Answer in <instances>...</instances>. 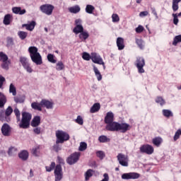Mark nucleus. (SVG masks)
Segmentation results:
<instances>
[{
    "mask_svg": "<svg viewBox=\"0 0 181 181\" xmlns=\"http://www.w3.org/2000/svg\"><path fill=\"white\" fill-rule=\"evenodd\" d=\"M106 131H110V132H118V131H122L123 134H125L127 131L131 129V126L127 123H119L117 122H112L109 123L105 127Z\"/></svg>",
    "mask_w": 181,
    "mask_h": 181,
    "instance_id": "obj_1",
    "label": "nucleus"
},
{
    "mask_svg": "<svg viewBox=\"0 0 181 181\" xmlns=\"http://www.w3.org/2000/svg\"><path fill=\"white\" fill-rule=\"evenodd\" d=\"M28 52L30 54V57L33 63L37 64V66H40V64H43L42 55H40V53H39L37 47L35 46L30 47L28 48Z\"/></svg>",
    "mask_w": 181,
    "mask_h": 181,
    "instance_id": "obj_2",
    "label": "nucleus"
},
{
    "mask_svg": "<svg viewBox=\"0 0 181 181\" xmlns=\"http://www.w3.org/2000/svg\"><path fill=\"white\" fill-rule=\"evenodd\" d=\"M45 169L47 172H52L54 169L55 181H60L63 179V169L60 164L56 165V163L52 162L50 166H46Z\"/></svg>",
    "mask_w": 181,
    "mask_h": 181,
    "instance_id": "obj_3",
    "label": "nucleus"
},
{
    "mask_svg": "<svg viewBox=\"0 0 181 181\" xmlns=\"http://www.w3.org/2000/svg\"><path fill=\"white\" fill-rule=\"evenodd\" d=\"M13 112L12 107L8 106L6 110H0V121L1 122H11V115Z\"/></svg>",
    "mask_w": 181,
    "mask_h": 181,
    "instance_id": "obj_4",
    "label": "nucleus"
},
{
    "mask_svg": "<svg viewBox=\"0 0 181 181\" xmlns=\"http://www.w3.org/2000/svg\"><path fill=\"white\" fill-rule=\"evenodd\" d=\"M30 119H32V115L28 112H23L21 122L19 124L20 128L28 129L30 125Z\"/></svg>",
    "mask_w": 181,
    "mask_h": 181,
    "instance_id": "obj_5",
    "label": "nucleus"
},
{
    "mask_svg": "<svg viewBox=\"0 0 181 181\" xmlns=\"http://www.w3.org/2000/svg\"><path fill=\"white\" fill-rule=\"evenodd\" d=\"M55 136L57 138V143L64 144L67 142V141L70 140V134L69 133L62 131V130H57L55 132Z\"/></svg>",
    "mask_w": 181,
    "mask_h": 181,
    "instance_id": "obj_6",
    "label": "nucleus"
},
{
    "mask_svg": "<svg viewBox=\"0 0 181 181\" xmlns=\"http://www.w3.org/2000/svg\"><path fill=\"white\" fill-rule=\"evenodd\" d=\"M8 55L4 53V52H0V62H2L1 64V69L4 70L9 69V64H11V61L8 60Z\"/></svg>",
    "mask_w": 181,
    "mask_h": 181,
    "instance_id": "obj_7",
    "label": "nucleus"
},
{
    "mask_svg": "<svg viewBox=\"0 0 181 181\" xmlns=\"http://www.w3.org/2000/svg\"><path fill=\"white\" fill-rule=\"evenodd\" d=\"M80 156H81V153L80 152H74L71 153L66 158V163H68V165H74L75 163H77L80 160Z\"/></svg>",
    "mask_w": 181,
    "mask_h": 181,
    "instance_id": "obj_8",
    "label": "nucleus"
},
{
    "mask_svg": "<svg viewBox=\"0 0 181 181\" xmlns=\"http://www.w3.org/2000/svg\"><path fill=\"white\" fill-rule=\"evenodd\" d=\"M117 159L121 166L128 167L129 158L127 155L119 153L117 156Z\"/></svg>",
    "mask_w": 181,
    "mask_h": 181,
    "instance_id": "obj_9",
    "label": "nucleus"
},
{
    "mask_svg": "<svg viewBox=\"0 0 181 181\" xmlns=\"http://www.w3.org/2000/svg\"><path fill=\"white\" fill-rule=\"evenodd\" d=\"M135 66L138 69V72L140 74L145 73V59L142 57H139L136 58Z\"/></svg>",
    "mask_w": 181,
    "mask_h": 181,
    "instance_id": "obj_10",
    "label": "nucleus"
},
{
    "mask_svg": "<svg viewBox=\"0 0 181 181\" xmlns=\"http://www.w3.org/2000/svg\"><path fill=\"white\" fill-rule=\"evenodd\" d=\"M40 9L42 13H45L48 16H50L52 13H53V11L54 10V6L52 4H43L40 6Z\"/></svg>",
    "mask_w": 181,
    "mask_h": 181,
    "instance_id": "obj_11",
    "label": "nucleus"
},
{
    "mask_svg": "<svg viewBox=\"0 0 181 181\" xmlns=\"http://www.w3.org/2000/svg\"><path fill=\"white\" fill-rule=\"evenodd\" d=\"M20 63H21L23 67L28 71V73H32L33 71V69L30 67V64H29V62L28 61V58L21 57Z\"/></svg>",
    "mask_w": 181,
    "mask_h": 181,
    "instance_id": "obj_12",
    "label": "nucleus"
},
{
    "mask_svg": "<svg viewBox=\"0 0 181 181\" xmlns=\"http://www.w3.org/2000/svg\"><path fill=\"white\" fill-rule=\"evenodd\" d=\"M153 146L149 144H144L140 147V152L141 153H146L147 155H152L153 153Z\"/></svg>",
    "mask_w": 181,
    "mask_h": 181,
    "instance_id": "obj_13",
    "label": "nucleus"
},
{
    "mask_svg": "<svg viewBox=\"0 0 181 181\" xmlns=\"http://www.w3.org/2000/svg\"><path fill=\"white\" fill-rule=\"evenodd\" d=\"M139 173H124L122 175V179L124 180H129L131 179H139Z\"/></svg>",
    "mask_w": 181,
    "mask_h": 181,
    "instance_id": "obj_14",
    "label": "nucleus"
},
{
    "mask_svg": "<svg viewBox=\"0 0 181 181\" xmlns=\"http://www.w3.org/2000/svg\"><path fill=\"white\" fill-rule=\"evenodd\" d=\"M91 60L93 63L96 64H103L104 65V62L103 61V58L97 54V53L93 52L91 54Z\"/></svg>",
    "mask_w": 181,
    "mask_h": 181,
    "instance_id": "obj_15",
    "label": "nucleus"
},
{
    "mask_svg": "<svg viewBox=\"0 0 181 181\" xmlns=\"http://www.w3.org/2000/svg\"><path fill=\"white\" fill-rule=\"evenodd\" d=\"M1 132L4 136L11 135V127L8 124H4L1 127Z\"/></svg>",
    "mask_w": 181,
    "mask_h": 181,
    "instance_id": "obj_16",
    "label": "nucleus"
},
{
    "mask_svg": "<svg viewBox=\"0 0 181 181\" xmlns=\"http://www.w3.org/2000/svg\"><path fill=\"white\" fill-rule=\"evenodd\" d=\"M41 106L45 107L47 110H52L53 108V102L42 99L41 100Z\"/></svg>",
    "mask_w": 181,
    "mask_h": 181,
    "instance_id": "obj_17",
    "label": "nucleus"
},
{
    "mask_svg": "<svg viewBox=\"0 0 181 181\" xmlns=\"http://www.w3.org/2000/svg\"><path fill=\"white\" fill-rule=\"evenodd\" d=\"M111 122H114V113L108 112L105 117V124L108 125L109 124H111Z\"/></svg>",
    "mask_w": 181,
    "mask_h": 181,
    "instance_id": "obj_18",
    "label": "nucleus"
},
{
    "mask_svg": "<svg viewBox=\"0 0 181 181\" xmlns=\"http://www.w3.org/2000/svg\"><path fill=\"white\" fill-rule=\"evenodd\" d=\"M117 46L118 48V50H124L125 49V44L124 42V38L119 37L117 38Z\"/></svg>",
    "mask_w": 181,
    "mask_h": 181,
    "instance_id": "obj_19",
    "label": "nucleus"
},
{
    "mask_svg": "<svg viewBox=\"0 0 181 181\" xmlns=\"http://www.w3.org/2000/svg\"><path fill=\"white\" fill-rule=\"evenodd\" d=\"M40 125V116H35L31 122V127L36 128Z\"/></svg>",
    "mask_w": 181,
    "mask_h": 181,
    "instance_id": "obj_20",
    "label": "nucleus"
},
{
    "mask_svg": "<svg viewBox=\"0 0 181 181\" xmlns=\"http://www.w3.org/2000/svg\"><path fill=\"white\" fill-rule=\"evenodd\" d=\"M12 11L13 13H16V15H25V13H26V10H22L21 7H13Z\"/></svg>",
    "mask_w": 181,
    "mask_h": 181,
    "instance_id": "obj_21",
    "label": "nucleus"
},
{
    "mask_svg": "<svg viewBox=\"0 0 181 181\" xmlns=\"http://www.w3.org/2000/svg\"><path fill=\"white\" fill-rule=\"evenodd\" d=\"M78 37L81 42H86V39H88L90 37V34H88V32L83 30L81 33H79Z\"/></svg>",
    "mask_w": 181,
    "mask_h": 181,
    "instance_id": "obj_22",
    "label": "nucleus"
},
{
    "mask_svg": "<svg viewBox=\"0 0 181 181\" xmlns=\"http://www.w3.org/2000/svg\"><path fill=\"white\" fill-rule=\"evenodd\" d=\"M100 109H101V105H100V103H96L90 107V113L94 114L95 112H98V111H100Z\"/></svg>",
    "mask_w": 181,
    "mask_h": 181,
    "instance_id": "obj_23",
    "label": "nucleus"
},
{
    "mask_svg": "<svg viewBox=\"0 0 181 181\" xmlns=\"http://www.w3.org/2000/svg\"><path fill=\"white\" fill-rule=\"evenodd\" d=\"M13 19V17L11 14H6L4 16V18L3 21L4 25H11V22H12V20Z\"/></svg>",
    "mask_w": 181,
    "mask_h": 181,
    "instance_id": "obj_24",
    "label": "nucleus"
},
{
    "mask_svg": "<svg viewBox=\"0 0 181 181\" xmlns=\"http://www.w3.org/2000/svg\"><path fill=\"white\" fill-rule=\"evenodd\" d=\"M35 26H36V22L35 21H31L30 23L29 24H23L22 28H25L27 30H33L35 29Z\"/></svg>",
    "mask_w": 181,
    "mask_h": 181,
    "instance_id": "obj_25",
    "label": "nucleus"
},
{
    "mask_svg": "<svg viewBox=\"0 0 181 181\" xmlns=\"http://www.w3.org/2000/svg\"><path fill=\"white\" fill-rule=\"evenodd\" d=\"M18 157L21 160H28L29 158V153L28 151H22L20 153H18Z\"/></svg>",
    "mask_w": 181,
    "mask_h": 181,
    "instance_id": "obj_26",
    "label": "nucleus"
},
{
    "mask_svg": "<svg viewBox=\"0 0 181 181\" xmlns=\"http://www.w3.org/2000/svg\"><path fill=\"white\" fill-rule=\"evenodd\" d=\"M68 10H69V12H70L71 13H78V12L81 11V8H80V6L76 5V6L69 7Z\"/></svg>",
    "mask_w": 181,
    "mask_h": 181,
    "instance_id": "obj_27",
    "label": "nucleus"
},
{
    "mask_svg": "<svg viewBox=\"0 0 181 181\" xmlns=\"http://www.w3.org/2000/svg\"><path fill=\"white\" fill-rule=\"evenodd\" d=\"M163 142V139H162L161 137H155L154 139H152V143L155 146L159 147L160 146V144Z\"/></svg>",
    "mask_w": 181,
    "mask_h": 181,
    "instance_id": "obj_28",
    "label": "nucleus"
},
{
    "mask_svg": "<svg viewBox=\"0 0 181 181\" xmlns=\"http://www.w3.org/2000/svg\"><path fill=\"white\" fill-rule=\"evenodd\" d=\"M83 30L84 28L82 25H77L73 29V33H75V35H78V33H81Z\"/></svg>",
    "mask_w": 181,
    "mask_h": 181,
    "instance_id": "obj_29",
    "label": "nucleus"
},
{
    "mask_svg": "<svg viewBox=\"0 0 181 181\" xmlns=\"http://www.w3.org/2000/svg\"><path fill=\"white\" fill-rule=\"evenodd\" d=\"M93 71L97 77V79L98 81H101L103 80V75H101V73H100V71L98 69L93 65Z\"/></svg>",
    "mask_w": 181,
    "mask_h": 181,
    "instance_id": "obj_30",
    "label": "nucleus"
},
{
    "mask_svg": "<svg viewBox=\"0 0 181 181\" xmlns=\"http://www.w3.org/2000/svg\"><path fill=\"white\" fill-rule=\"evenodd\" d=\"M31 107L33 110H37V111H42V105H41V102L39 103H36V102H33L31 104Z\"/></svg>",
    "mask_w": 181,
    "mask_h": 181,
    "instance_id": "obj_31",
    "label": "nucleus"
},
{
    "mask_svg": "<svg viewBox=\"0 0 181 181\" xmlns=\"http://www.w3.org/2000/svg\"><path fill=\"white\" fill-rule=\"evenodd\" d=\"M5 104H6V97L4 93H0V108H2Z\"/></svg>",
    "mask_w": 181,
    "mask_h": 181,
    "instance_id": "obj_32",
    "label": "nucleus"
},
{
    "mask_svg": "<svg viewBox=\"0 0 181 181\" xmlns=\"http://www.w3.org/2000/svg\"><path fill=\"white\" fill-rule=\"evenodd\" d=\"M98 141L100 142V144H105L107 142H110L111 139H110V138H108L107 136L102 135L98 137Z\"/></svg>",
    "mask_w": 181,
    "mask_h": 181,
    "instance_id": "obj_33",
    "label": "nucleus"
},
{
    "mask_svg": "<svg viewBox=\"0 0 181 181\" xmlns=\"http://www.w3.org/2000/svg\"><path fill=\"white\" fill-rule=\"evenodd\" d=\"M136 44L141 50L145 47V42L142 40V39H136Z\"/></svg>",
    "mask_w": 181,
    "mask_h": 181,
    "instance_id": "obj_34",
    "label": "nucleus"
},
{
    "mask_svg": "<svg viewBox=\"0 0 181 181\" xmlns=\"http://www.w3.org/2000/svg\"><path fill=\"white\" fill-rule=\"evenodd\" d=\"M179 2H181V0H173V11L174 12L179 9Z\"/></svg>",
    "mask_w": 181,
    "mask_h": 181,
    "instance_id": "obj_35",
    "label": "nucleus"
},
{
    "mask_svg": "<svg viewBox=\"0 0 181 181\" xmlns=\"http://www.w3.org/2000/svg\"><path fill=\"white\" fill-rule=\"evenodd\" d=\"M18 36L21 40H25L28 37V33L25 31H18Z\"/></svg>",
    "mask_w": 181,
    "mask_h": 181,
    "instance_id": "obj_36",
    "label": "nucleus"
},
{
    "mask_svg": "<svg viewBox=\"0 0 181 181\" xmlns=\"http://www.w3.org/2000/svg\"><path fill=\"white\" fill-rule=\"evenodd\" d=\"M163 115L166 118H170V117H173V113L169 110H163Z\"/></svg>",
    "mask_w": 181,
    "mask_h": 181,
    "instance_id": "obj_37",
    "label": "nucleus"
},
{
    "mask_svg": "<svg viewBox=\"0 0 181 181\" xmlns=\"http://www.w3.org/2000/svg\"><path fill=\"white\" fill-rule=\"evenodd\" d=\"M52 150L57 153H58L59 151H62V146L60 145V143H57V140L55 144H54L52 146Z\"/></svg>",
    "mask_w": 181,
    "mask_h": 181,
    "instance_id": "obj_38",
    "label": "nucleus"
},
{
    "mask_svg": "<svg viewBox=\"0 0 181 181\" xmlns=\"http://www.w3.org/2000/svg\"><path fill=\"white\" fill-rule=\"evenodd\" d=\"M93 173H94V170L91 169L88 170L85 174V180H90V177L93 176Z\"/></svg>",
    "mask_w": 181,
    "mask_h": 181,
    "instance_id": "obj_39",
    "label": "nucleus"
},
{
    "mask_svg": "<svg viewBox=\"0 0 181 181\" xmlns=\"http://www.w3.org/2000/svg\"><path fill=\"white\" fill-rule=\"evenodd\" d=\"M156 103H157V104H160V105H165L166 104V102L164 100L163 98L160 97V96H158L156 98Z\"/></svg>",
    "mask_w": 181,
    "mask_h": 181,
    "instance_id": "obj_40",
    "label": "nucleus"
},
{
    "mask_svg": "<svg viewBox=\"0 0 181 181\" xmlns=\"http://www.w3.org/2000/svg\"><path fill=\"white\" fill-rule=\"evenodd\" d=\"M180 42H181V35L175 36L173 42V46H177V44Z\"/></svg>",
    "mask_w": 181,
    "mask_h": 181,
    "instance_id": "obj_41",
    "label": "nucleus"
},
{
    "mask_svg": "<svg viewBox=\"0 0 181 181\" xmlns=\"http://www.w3.org/2000/svg\"><path fill=\"white\" fill-rule=\"evenodd\" d=\"M94 9H95V8L93 5L88 4L86 8V12L91 14L94 12Z\"/></svg>",
    "mask_w": 181,
    "mask_h": 181,
    "instance_id": "obj_42",
    "label": "nucleus"
},
{
    "mask_svg": "<svg viewBox=\"0 0 181 181\" xmlns=\"http://www.w3.org/2000/svg\"><path fill=\"white\" fill-rule=\"evenodd\" d=\"M16 152H18V148L15 147H11L8 151V154L9 156H12L13 155H16Z\"/></svg>",
    "mask_w": 181,
    "mask_h": 181,
    "instance_id": "obj_43",
    "label": "nucleus"
},
{
    "mask_svg": "<svg viewBox=\"0 0 181 181\" xmlns=\"http://www.w3.org/2000/svg\"><path fill=\"white\" fill-rule=\"evenodd\" d=\"M9 93H11L13 95H16V87L13 83H11L9 86Z\"/></svg>",
    "mask_w": 181,
    "mask_h": 181,
    "instance_id": "obj_44",
    "label": "nucleus"
},
{
    "mask_svg": "<svg viewBox=\"0 0 181 181\" xmlns=\"http://www.w3.org/2000/svg\"><path fill=\"white\" fill-rule=\"evenodd\" d=\"M86 149H87V143L83 142V141L81 142L78 148V151H80L81 152H83L86 151Z\"/></svg>",
    "mask_w": 181,
    "mask_h": 181,
    "instance_id": "obj_45",
    "label": "nucleus"
},
{
    "mask_svg": "<svg viewBox=\"0 0 181 181\" xmlns=\"http://www.w3.org/2000/svg\"><path fill=\"white\" fill-rule=\"evenodd\" d=\"M47 57V60H48V62H49V63L54 64V63H57V62L56 59H54V55H53L52 54H48Z\"/></svg>",
    "mask_w": 181,
    "mask_h": 181,
    "instance_id": "obj_46",
    "label": "nucleus"
},
{
    "mask_svg": "<svg viewBox=\"0 0 181 181\" xmlns=\"http://www.w3.org/2000/svg\"><path fill=\"white\" fill-rule=\"evenodd\" d=\"M13 112L16 117L17 122H19V121H21V112L19 111V109H14Z\"/></svg>",
    "mask_w": 181,
    "mask_h": 181,
    "instance_id": "obj_47",
    "label": "nucleus"
},
{
    "mask_svg": "<svg viewBox=\"0 0 181 181\" xmlns=\"http://www.w3.org/2000/svg\"><path fill=\"white\" fill-rule=\"evenodd\" d=\"M180 135H181V129H179L177 130V132H175L174 136H173V139H174V141L176 142V141L177 139H179V138H180Z\"/></svg>",
    "mask_w": 181,
    "mask_h": 181,
    "instance_id": "obj_48",
    "label": "nucleus"
},
{
    "mask_svg": "<svg viewBox=\"0 0 181 181\" xmlns=\"http://www.w3.org/2000/svg\"><path fill=\"white\" fill-rule=\"evenodd\" d=\"M96 156L103 160L104 159V158H105V153H104V151H99L96 152Z\"/></svg>",
    "mask_w": 181,
    "mask_h": 181,
    "instance_id": "obj_49",
    "label": "nucleus"
},
{
    "mask_svg": "<svg viewBox=\"0 0 181 181\" xmlns=\"http://www.w3.org/2000/svg\"><path fill=\"white\" fill-rule=\"evenodd\" d=\"M56 69H57V70H58V71L63 70V69H64V64H63V62H59L57 64Z\"/></svg>",
    "mask_w": 181,
    "mask_h": 181,
    "instance_id": "obj_50",
    "label": "nucleus"
},
{
    "mask_svg": "<svg viewBox=\"0 0 181 181\" xmlns=\"http://www.w3.org/2000/svg\"><path fill=\"white\" fill-rule=\"evenodd\" d=\"M39 149H40L39 146L33 148L32 153L34 156H37V155H39Z\"/></svg>",
    "mask_w": 181,
    "mask_h": 181,
    "instance_id": "obj_51",
    "label": "nucleus"
},
{
    "mask_svg": "<svg viewBox=\"0 0 181 181\" xmlns=\"http://www.w3.org/2000/svg\"><path fill=\"white\" fill-rule=\"evenodd\" d=\"M112 22H119V16L117 13H113L112 15Z\"/></svg>",
    "mask_w": 181,
    "mask_h": 181,
    "instance_id": "obj_52",
    "label": "nucleus"
},
{
    "mask_svg": "<svg viewBox=\"0 0 181 181\" xmlns=\"http://www.w3.org/2000/svg\"><path fill=\"white\" fill-rule=\"evenodd\" d=\"M75 122H76V124H78L79 125H83V124H84L83 117H81V116H78L76 119L75 120Z\"/></svg>",
    "mask_w": 181,
    "mask_h": 181,
    "instance_id": "obj_53",
    "label": "nucleus"
},
{
    "mask_svg": "<svg viewBox=\"0 0 181 181\" xmlns=\"http://www.w3.org/2000/svg\"><path fill=\"white\" fill-rule=\"evenodd\" d=\"M82 58L83 59V60L88 61L90 60V59H91V57L90 56V54L87 52H83L82 55Z\"/></svg>",
    "mask_w": 181,
    "mask_h": 181,
    "instance_id": "obj_54",
    "label": "nucleus"
},
{
    "mask_svg": "<svg viewBox=\"0 0 181 181\" xmlns=\"http://www.w3.org/2000/svg\"><path fill=\"white\" fill-rule=\"evenodd\" d=\"M173 23L174 25H177L179 23V18H177V14H173Z\"/></svg>",
    "mask_w": 181,
    "mask_h": 181,
    "instance_id": "obj_55",
    "label": "nucleus"
},
{
    "mask_svg": "<svg viewBox=\"0 0 181 181\" xmlns=\"http://www.w3.org/2000/svg\"><path fill=\"white\" fill-rule=\"evenodd\" d=\"M136 33H142V32H144V26H142V25H139V26L136 28Z\"/></svg>",
    "mask_w": 181,
    "mask_h": 181,
    "instance_id": "obj_56",
    "label": "nucleus"
},
{
    "mask_svg": "<svg viewBox=\"0 0 181 181\" xmlns=\"http://www.w3.org/2000/svg\"><path fill=\"white\" fill-rule=\"evenodd\" d=\"M42 132V128L36 127L33 129V132L36 134V135H40V132Z\"/></svg>",
    "mask_w": 181,
    "mask_h": 181,
    "instance_id": "obj_57",
    "label": "nucleus"
},
{
    "mask_svg": "<svg viewBox=\"0 0 181 181\" xmlns=\"http://www.w3.org/2000/svg\"><path fill=\"white\" fill-rule=\"evenodd\" d=\"M4 83H5V77L0 75V88H2Z\"/></svg>",
    "mask_w": 181,
    "mask_h": 181,
    "instance_id": "obj_58",
    "label": "nucleus"
},
{
    "mask_svg": "<svg viewBox=\"0 0 181 181\" xmlns=\"http://www.w3.org/2000/svg\"><path fill=\"white\" fill-rule=\"evenodd\" d=\"M7 44L10 45V46L13 45V38L12 37H8L7 38Z\"/></svg>",
    "mask_w": 181,
    "mask_h": 181,
    "instance_id": "obj_59",
    "label": "nucleus"
},
{
    "mask_svg": "<svg viewBox=\"0 0 181 181\" xmlns=\"http://www.w3.org/2000/svg\"><path fill=\"white\" fill-rule=\"evenodd\" d=\"M148 14L149 13L148 11H141L139 13V16H141V18H144V16H148Z\"/></svg>",
    "mask_w": 181,
    "mask_h": 181,
    "instance_id": "obj_60",
    "label": "nucleus"
},
{
    "mask_svg": "<svg viewBox=\"0 0 181 181\" xmlns=\"http://www.w3.org/2000/svg\"><path fill=\"white\" fill-rule=\"evenodd\" d=\"M75 25H81V19L78 18L75 21Z\"/></svg>",
    "mask_w": 181,
    "mask_h": 181,
    "instance_id": "obj_61",
    "label": "nucleus"
},
{
    "mask_svg": "<svg viewBox=\"0 0 181 181\" xmlns=\"http://www.w3.org/2000/svg\"><path fill=\"white\" fill-rule=\"evenodd\" d=\"M30 177H33V170L32 169L30 170Z\"/></svg>",
    "mask_w": 181,
    "mask_h": 181,
    "instance_id": "obj_62",
    "label": "nucleus"
},
{
    "mask_svg": "<svg viewBox=\"0 0 181 181\" xmlns=\"http://www.w3.org/2000/svg\"><path fill=\"white\" fill-rule=\"evenodd\" d=\"M14 101H15L16 103H21V100H19L18 98H14Z\"/></svg>",
    "mask_w": 181,
    "mask_h": 181,
    "instance_id": "obj_63",
    "label": "nucleus"
},
{
    "mask_svg": "<svg viewBox=\"0 0 181 181\" xmlns=\"http://www.w3.org/2000/svg\"><path fill=\"white\" fill-rule=\"evenodd\" d=\"M142 2V0H136V4H141Z\"/></svg>",
    "mask_w": 181,
    "mask_h": 181,
    "instance_id": "obj_64",
    "label": "nucleus"
}]
</instances>
